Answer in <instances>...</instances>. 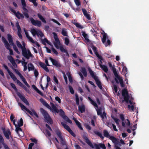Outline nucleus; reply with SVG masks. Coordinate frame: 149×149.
Instances as JSON below:
<instances>
[{"mask_svg":"<svg viewBox=\"0 0 149 149\" xmlns=\"http://www.w3.org/2000/svg\"><path fill=\"white\" fill-rule=\"evenodd\" d=\"M9 8L10 11L14 14L15 15L18 19H24V16L26 18H28L29 17V15L28 13L29 11L28 9L26 8V7H22V9L24 11L23 14L20 13L19 11H18L16 12L13 9V8L11 7H10Z\"/></svg>","mask_w":149,"mask_h":149,"instance_id":"f257e3e1","label":"nucleus"},{"mask_svg":"<svg viewBox=\"0 0 149 149\" xmlns=\"http://www.w3.org/2000/svg\"><path fill=\"white\" fill-rule=\"evenodd\" d=\"M53 33L54 35V38L56 41V42H54V44L55 47L57 49H59L61 52L65 53L66 56L69 57V55L67 51L62 46H61L59 47L58 45H60V42L59 39L58 38L56 33L54 32Z\"/></svg>","mask_w":149,"mask_h":149,"instance_id":"f03ea898","label":"nucleus"},{"mask_svg":"<svg viewBox=\"0 0 149 149\" xmlns=\"http://www.w3.org/2000/svg\"><path fill=\"white\" fill-rule=\"evenodd\" d=\"M22 48V54L26 58L29 60L30 57L33 58V57L29 49H27L26 48V44L25 42H23Z\"/></svg>","mask_w":149,"mask_h":149,"instance_id":"7ed1b4c3","label":"nucleus"},{"mask_svg":"<svg viewBox=\"0 0 149 149\" xmlns=\"http://www.w3.org/2000/svg\"><path fill=\"white\" fill-rule=\"evenodd\" d=\"M40 101L42 103L43 105L45 106L46 107L49 109L52 110V112L55 113L56 114V113H59V111L58 109L53 103H51L52 107V108H51V107L43 99L41 98L40 99Z\"/></svg>","mask_w":149,"mask_h":149,"instance_id":"20e7f679","label":"nucleus"},{"mask_svg":"<svg viewBox=\"0 0 149 149\" xmlns=\"http://www.w3.org/2000/svg\"><path fill=\"white\" fill-rule=\"evenodd\" d=\"M40 112L43 116L46 122L51 125L53 123V121L48 113L43 108L40 109Z\"/></svg>","mask_w":149,"mask_h":149,"instance_id":"39448f33","label":"nucleus"},{"mask_svg":"<svg viewBox=\"0 0 149 149\" xmlns=\"http://www.w3.org/2000/svg\"><path fill=\"white\" fill-rule=\"evenodd\" d=\"M122 94L124 97V100H122V102H123L124 101L128 102L130 96L127 89L125 88L123 89L122 91Z\"/></svg>","mask_w":149,"mask_h":149,"instance_id":"423d86ee","label":"nucleus"},{"mask_svg":"<svg viewBox=\"0 0 149 149\" xmlns=\"http://www.w3.org/2000/svg\"><path fill=\"white\" fill-rule=\"evenodd\" d=\"M2 39L3 42L4 44L5 47L8 50H9L10 52V55H13L14 54L13 51L10 48V46L8 42L7 41L3 36L2 37Z\"/></svg>","mask_w":149,"mask_h":149,"instance_id":"0eeeda50","label":"nucleus"},{"mask_svg":"<svg viewBox=\"0 0 149 149\" xmlns=\"http://www.w3.org/2000/svg\"><path fill=\"white\" fill-rule=\"evenodd\" d=\"M114 75L116 77L115 78V80L116 83L117 84L119 83L118 80L117 79H118L119 80L120 84L121 87H124L123 81L122 78L120 77L118 73H117L115 72L114 73Z\"/></svg>","mask_w":149,"mask_h":149,"instance_id":"6e6552de","label":"nucleus"},{"mask_svg":"<svg viewBox=\"0 0 149 149\" xmlns=\"http://www.w3.org/2000/svg\"><path fill=\"white\" fill-rule=\"evenodd\" d=\"M31 32L33 36L37 35L38 36H40L41 38H42L44 36L43 34L41 31L38 30H36L34 29H31Z\"/></svg>","mask_w":149,"mask_h":149,"instance_id":"1a4fd4ad","label":"nucleus"},{"mask_svg":"<svg viewBox=\"0 0 149 149\" xmlns=\"http://www.w3.org/2000/svg\"><path fill=\"white\" fill-rule=\"evenodd\" d=\"M61 125L73 137H76L75 134L73 132L69 126L63 122L61 123Z\"/></svg>","mask_w":149,"mask_h":149,"instance_id":"9d476101","label":"nucleus"},{"mask_svg":"<svg viewBox=\"0 0 149 149\" xmlns=\"http://www.w3.org/2000/svg\"><path fill=\"white\" fill-rule=\"evenodd\" d=\"M30 20L33 25L40 27L42 26V22L39 20H35L33 18H30Z\"/></svg>","mask_w":149,"mask_h":149,"instance_id":"9b49d317","label":"nucleus"},{"mask_svg":"<svg viewBox=\"0 0 149 149\" xmlns=\"http://www.w3.org/2000/svg\"><path fill=\"white\" fill-rule=\"evenodd\" d=\"M17 95L20 99L27 105H29V104L27 100L20 93L18 92L17 93Z\"/></svg>","mask_w":149,"mask_h":149,"instance_id":"f8f14e48","label":"nucleus"},{"mask_svg":"<svg viewBox=\"0 0 149 149\" xmlns=\"http://www.w3.org/2000/svg\"><path fill=\"white\" fill-rule=\"evenodd\" d=\"M94 146L96 149H100V148L102 149H106V147L104 143H100L98 145L96 143H94Z\"/></svg>","mask_w":149,"mask_h":149,"instance_id":"ddd939ff","label":"nucleus"},{"mask_svg":"<svg viewBox=\"0 0 149 149\" xmlns=\"http://www.w3.org/2000/svg\"><path fill=\"white\" fill-rule=\"evenodd\" d=\"M0 141L2 145L5 149H10L7 145L4 143V139L2 136V135L0 133Z\"/></svg>","mask_w":149,"mask_h":149,"instance_id":"4468645a","label":"nucleus"},{"mask_svg":"<svg viewBox=\"0 0 149 149\" xmlns=\"http://www.w3.org/2000/svg\"><path fill=\"white\" fill-rule=\"evenodd\" d=\"M49 59L52 63L53 65L56 67H61V65L60 64L58 63V62L55 60L53 59L51 57L49 58Z\"/></svg>","mask_w":149,"mask_h":149,"instance_id":"2eb2a0df","label":"nucleus"},{"mask_svg":"<svg viewBox=\"0 0 149 149\" xmlns=\"http://www.w3.org/2000/svg\"><path fill=\"white\" fill-rule=\"evenodd\" d=\"M11 78L15 82H17V84H18L20 86L22 87L24 85L19 80H18L17 77L14 74L13 77H11Z\"/></svg>","mask_w":149,"mask_h":149,"instance_id":"dca6fc26","label":"nucleus"},{"mask_svg":"<svg viewBox=\"0 0 149 149\" xmlns=\"http://www.w3.org/2000/svg\"><path fill=\"white\" fill-rule=\"evenodd\" d=\"M109 139L111 140L112 142L115 145L118 144L119 141L118 139L115 137L113 136H110Z\"/></svg>","mask_w":149,"mask_h":149,"instance_id":"f3484780","label":"nucleus"},{"mask_svg":"<svg viewBox=\"0 0 149 149\" xmlns=\"http://www.w3.org/2000/svg\"><path fill=\"white\" fill-rule=\"evenodd\" d=\"M3 134L7 139H10L9 136L11 135V132L9 129L7 130Z\"/></svg>","mask_w":149,"mask_h":149,"instance_id":"a211bd4d","label":"nucleus"},{"mask_svg":"<svg viewBox=\"0 0 149 149\" xmlns=\"http://www.w3.org/2000/svg\"><path fill=\"white\" fill-rule=\"evenodd\" d=\"M78 110L81 113H83L85 111V107L83 104L82 103L81 105L78 106Z\"/></svg>","mask_w":149,"mask_h":149,"instance_id":"6ab92c4d","label":"nucleus"},{"mask_svg":"<svg viewBox=\"0 0 149 149\" xmlns=\"http://www.w3.org/2000/svg\"><path fill=\"white\" fill-rule=\"evenodd\" d=\"M8 39L10 45L13 46L15 45L13 40V38L11 35L10 34H7Z\"/></svg>","mask_w":149,"mask_h":149,"instance_id":"aec40b11","label":"nucleus"},{"mask_svg":"<svg viewBox=\"0 0 149 149\" xmlns=\"http://www.w3.org/2000/svg\"><path fill=\"white\" fill-rule=\"evenodd\" d=\"M39 64L40 66L46 72H49V70L48 67H47V65H46L44 63L40 62L39 63Z\"/></svg>","mask_w":149,"mask_h":149,"instance_id":"412c9836","label":"nucleus"},{"mask_svg":"<svg viewBox=\"0 0 149 149\" xmlns=\"http://www.w3.org/2000/svg\"><path fill=\"white\" fill-rule=\"evenodd\" d=\"M55 132L58 136L60 139L62 141L63 138L62 136L61 133L59 129H57L55 131Z\"/></svg>","mask_w":149,"mask_h":149,"instance_id":"4be33fe9","label":"nucleus"},{"mask_svg":"<svg viewBox=\"0 0 149 149\" xmlns=\"http://www.w3.org/2000/svg\"><path fill=\"white\" fill-rule=\"evenodd\" d=\"M84 139L85 140V141L86 143L91 147L92 148H94V147L91 143V141L89 140L88 139L87 137H85Z\"/></svg>","mask_w":149,"mask_h":149,"instance_id":"5701e85b","label":"nucleus"},{"mask_svg":"<svg viewBox=\"0 0 149 149\" xmlns=\"http://www.w3.org/2000/svg\"><path fill=\"white\" fill-rule=\"evenodd\" d=\"M95 81L98 87L100 89L102 90V86L101 83L99 80L98 79V78L96 79H95Z\"/></svg>","mask_w":149,"mask_h":149,"instance_id":"b1692460","label":"nucleus"},{"mask_svg":"<svg viewBox=\"0 0 149 149\" xmlns=\"http://www.w3.org/2000/svg\"><path fill=\"white\" fill-rule=\"evenodd\" d=\"M3 67L7 70L11 77H13V76L14 75V74L10 71L7 66L5 64H4L3 65Z\"/></svg>","mask_w":149,"mask_h":149,"instance_id":"393cba45","label":"nucleus"},{"mask_svg":"<svg viewBox=\"0 0 149 149\" xmlns=\"http://www.w3.org/2000/svg\"><path fill=\"white\" fill-rule=\"evenodd\" d=\"M37 16L39 19L41 20V21L44 23L46 24L47 23V22L45 20V18L40 13L37 14Z\"/></svg>","mask_w":149,"mask_h":149,"instance_id":"a878e982","label":"nucleus"},{"mask_svg":"<svg viewBox=\"0 0 149 149\" xmlns=\"http://www.w3.org/2000/svg\"><path fill=\"white\" fill-rule=\"evenodd\" d=\"M28 69L29 71L33 70L34 69V67L31 63H30L28 65Z\"/></svg>","mask_w":149,"mask_h":149,"instance_id":"bb28decb","label":"nucleus"},{"mask_svg":"<svg viewBox=\"0 0 149 149\" xmlns=\"http://www.w3.org/2000/svg\"><path fill=\"white\" fill-rule=\"evenodd\" d=\"M88 99L90 101L91 103L93 105L94 107H97V108H98V106L97 104V103L95 102L90 97H88Z\"/></svg>","mask_w":149,"mask_h":149,"instance_id":"cd10ccee","label":"nucleus"},{"mask_svg":"<svg viewBox=\"0 0 149 149\" xmlns=\"http://www.w3.org/2000/svg\"><path fill=\"white\" fill-rule=\"evenodd\" d=\"M100 67L106 73L108 72V70L107 67L106 65L100 64Z\"/></svg>","mask_w":149,"mask_h":149,"instance_id":"c85d7f7f","label":"nucleus"},{"mask_svg":"<svg viewBox=\"0 0 149 149\" xmlns=\"http://www.w3.org/2000/svg\"><path fill=\"white\" fill-rule=\"evenodd\" d=\"M11 68L18 75L20 78L23 76L21 73L18 70L14 68L13 66H11Z\"/></svg>","mask_w":149,"mask_h":149,"instance_id":"c756f323","label":"nucleus"},{"mask_svg":"<svg viewBox=\"0 0 149 149\" xmlns=\"http://www.w3.org/2000/svg\"><path fill=\"white\" fill-rule=\"evenodd\" d=\"M32 88L36 91V92L41 96L43 95V94L34 85H32Z\"/></svg>","mask_w":149,"mask_h":149,"instance_id":"7c9ffc66","label":"nucleus"},{"mask_svg":"<svg viewBox=\"0 0 149 149\" xmlns=\"http://www.w3.org/2000/svg\"><path fill=\"white\" fill-rule=\"evenodd\" d=\"M108 36L107 34L104 32L103 35V38L102 39V42L103 44H104Z\"/></svg>","mask_w":149,"mask_h":149,"instance_id":"2f4dec72","label":"nucleus"},{"mask_svg":"<svg viewBox=\"0 0 149 149\" xmlns=\"http://www.w3.org/2000/svg\"><path fill=\"white\" fill-rule=\"evenodd\" d=\"M88 70L94 80L95 79H96L98 78L97 76L94 75L93 72L90 68L88 69Z\"/></svg>","mask_w":149,"mask_h":149,"instance_id":"473e14b6","label":"nucleus"},{"mask_svg":"<svg viewBox=\"0 0 149 149\" xmlns=\"http://www.w3.org/2000/svg\"><path fill=\"white\" fill-rule=\"evenodd\" d=\"M81 72L83 74L84 76L85 77H86L87 75V72L86 71V70L85 68L82 67L81 68V70H80Z\"/></svg>","mask_w":149,"mask_h":149,"instance_id":"72a5a7b5","label":"nucleus"},{"mask_svg":"<svg viewBox=\"0 0 149 149\" xmlns=\"http://www.w3.org/2000/svg\"><path fill=\"white\" fill-rule=\"evenodd\" d=\"M82 35L84 37V38L85 40L87 42H89L90 41V40L88 38V36L84 32H82Z\"/></svg>","mask_w":149,"mask_h":149,"instance_id":"f704fd0d","label":"nucleus"},{"mask_svg":"<svg viewBox=\"0 0 149 149\" xmlns=\"http://www.w3.org/2000/svg\"><path fill=\"white\" fill-rule=\"evenodd\" d=\"M109 67L111 68V69L112 70L114 74L115 72H116L117 73H118L116 68L114 67V65L113 66L112 64L110 63H109Z\"/></svg>","mask_w":149,"mask_h":149,"instance_id":"c9c22d12","label":"nucleus"},{"mask_svg":"<svg viewBox=\"0 0 149 149\" xmlns=\"http://www.w3.org/2000/svg\"><path fill=\"white\" fill-rule=\"evenodd\" d=\"M42 44L45 45H46V43H47L48 44H49V45H51V43L49 41L47 40V39L46 38H45L44 39H42Z\"/></svg>","mask_w":149,"mask_h":149,"instance_id":"e433bc0d","label":"nucleus"},{"mask_svg":"<svg viewBox=\"0 0 149 149\" xmlns=\"http://www.w3.org/2000/svg\"><path fill=\"white\" fill-rule=\"evenodd\" d=\"M103 134L104 136L108 138L109 139V138L110 137V136H110L109 133L106 130H104L103 131Z\"/></svg>","mask_w":149,"mask_h":149,"instance_id":"4c0bfd02","label":"nucleus"},{"mask_svg":"<svg viewBox=\"0 0 149 149\" xmlns=\"http://www.w3.org/2000/svg\"><path fill=\"white\" fill-rule=\"evenodd\" d=\"M23 82L24 83V84L28 87L29 88L30 87V86L28 84L25 78L23 76L20 78Z\"/></svg>","mask_w":149,"mask_h":149,"instance_id":"58836bf2","label":"nucleus"},{"mask_svg":"<svg viewBox=\"0 0 149 149\" xmlns=\"http://www.w3.org/2000/svg\"><path fill=\"white\" fill-rule=\"evenodd\" d=\"M94 133L95 134L100 137L102 139H104V137L101 133L96 131H94Z\"/></svg>","mask_w":149,"mask_h":149,"instance_id":"ea45409f","label":"nucleus"},{"mask_svg":"<svg viewBox=\"0 0 149 149\" xmlns=\"http://www.w3.org/2000/svg\"><path fill=\"white\" fill-rule=\"evenodd\" d=\"M66 121L69 123L70 124H71L72 123V121L70 120L69 118L65 115H64L63 117H62Z\"/></svg>","mask_w":149,"mask_h":149,"instance_id":"a19ab883","label":"nucleus"},{"mask_svg":"<svg viewBox=\"0 0 149 149\" xmlns=\"http://www.w3.org/2000/svg\"><path fill=\"white\" fill-rule=\"evenodd\" d=\"M67 75L68 76V77L69 79V82L71 83H72L73 82V80L72 78L71 75V74L70 72H68L67 73Z\"/></svg>","mask_w":149,"mask_h":149,"instance_id":"79ce46f5","label":"nucleus"},{"mask_svg":"<svg viewBox=\"0 0 149 149\" xmlns=\"http://www.w3.org/2000/svg\"><path fill=\"white\" fill-rule=\"evenodd\" d=\"M61 33L64 36H68L67 32L66 31V29H62Z\"/></svg>","mask_w":149,"mask_h":149,"instance_id":"37998d69","label":"nucleus"},{"mask_svg":"<svg viewBox=\"0 0 149 149\" xmlns=\"http://www.w3.org/2000/svg\"><path fill=\"white\" fill-rule=\"evenodd\" d=\"M21 126H16V127H15L16 129H15V131L18 134H19V131H20L22 132V130L21 129V128L20 127Z\"/></svg>","mask_w":149,"mask_h":149,"instance_id":"c03bdc74","label":"nucleus"},{"mask_svg":"<svg viewBox=\"0 0 149 149\" xmlns=\"http://www.w3.org/2000/svg\"><path fill=\"white\" fill-rule=\"evenodd\" d=\"M75 123L80 130H83V128L81 126V123L78 121H76V122Z\"/></svg>","mask_w":149,"mask_h":149,"instance_id":"a18cd8bd","label":"nucleus"},{"mask_svg":"<svg viewBox=\"0 0 149 149\" xmlns=\"http://www.w3.org/2000/svg\"><path fill=\"white\" fill-rule=\"evenodd\" d=\"M106 114L105 111H103V113L100 115V116L102 118V120H103V119L104 118H107Z\"/></svg>","mask_w":149,"mask_h":149,"instance_id":"49530a36","label":"nucleus"},{"mask_svg":"<svg viewBox=\"0 0 149 149\" xmlns=\"http://www.w3.org/2000/svg\"><path fill=\"white\" fill-rule=\"evenodd\" d=\"M23 125V119L22 118L20 119L18 123V125L19 126H22Z\"/></svg>","mask_w":149,"mask_h":149,"instance_id":"de8ad7c7","label":"nucleus"},{"mask_svg":"<svg viewBox=\"0 0 149 149\" xmlns=\"http://www.w3.org/2000/svg\"><path fill=\"white\" fill-rule=\"evenodd\" d=\"M10 85L15 90V91L17 92V89L16 87L15 84L13 83H10Z\"/></svg>","mask_w":149,"mask_h":149,"instance_id":"09e8293b","label":"nucleus"},{"mask_svg":"<svg viewBox=\"0 0 149 149\" xmlns=\"http://www.w3.org/2000/svg\"><path fill=\"white\" fill-rule=\"evenodd\" d=\"M19 106L21 108V109L22 110H25L26 111L27 109V108H26L25 106L22 103H20L19 104Z\"/></svg>","mask_w":149,"mask_h":149,"instance_id":"8fccbe9b","label":"nucleus"},{"mask_svg":"<svg viewBox=\"0 0 149 149\" xmlns=\"http://www.w3.org/2000/svg\"><path fill=\"white\" fill-rule=\"evenodd\" d=\"M45 134L46 136H48V137H50L51 135L49 131L47 129L45 130Z\"/></svg>","mask_w":149,"mask_h":149,"instance_id":"3c124183","label":"nucleus"},{"mask_svg":"<svg viewBox=\"0 0 149 149\" xmlns=\"http://www.w3.org/2000/svg\"><path fill=\"white\" fill-rule=\"evenodd\" d=\"M59 111L60 113L59 114L60 116H61L62 117H63L64 116V115H65V112L62 109H60Z\"/></svg>","mask_w":149,"mask_h":149,"instance_id":"603ef678","label":"nucleus"},{"mask_svg":"<svg viewBox=\"0 0 149 149\" xmlns=\"http://www.w3.org/2000/svg\"><path fill=\"white\" fill-rule=\"evenodd\" d=\"M29 1L32 3L35 6H37L38 5V3L36 2L37 0H29Z\"/></svg>","mask_w":149,"mask_h":149,"instance_id":"864d4df0","label":"nucleus"},{"mask_svg":"<svg viewBox=\"0 0 149 149\" xmlns=\"http://www.w3.org/2000/svg\"><path fill=\"white\" fill-rule=\"evenodd\" d=\"M16 45L18 47L22 49V45L20 43V42L18 41H17L16 42Z\"/></svg>","mask_w":149,"mask_h":149,"instance_id":"5fc2aeb1","label":"nucleus"},{"mask_svg":"<svg viewBox=\"0 0 149 149\" xmlns=\"http://www.w3.org/2000/svg\"><path fill=\"white\" fill-rule=\"evenodd\" d=\"M75 100H76V104L77 105H78V106H79V99L78 96L77 95H76Z\"/></svg>","mask_w":149,"mask_h":149,"instance_id":"6e6d98bb","label":"nucleus"},{"mask_svg":"<svg viewBox=\"0 0 149 149\" xmlns=\"http://www.w3.org/2000/svg\"><path fill=\"white\" fill-rule=\"evenodd\" d=\"M16 26L17 28L18 31H21V29L18 22H16Z\"/></svg>","mask_w":149,"mask_h":149,"instance_id":"4d7b16f0","label":"nucleus"},{"mask_svg":"<svg viewBox=\"0 0 149 149\" xmlns=\"http://www.w3.org/2000/svg\"><path fill=\"white\" fill-rule=\"evenodd\" d=\"M68 87L70 93L72 94H74V91L72 87L71 86H69Z\"/></svg>","mask_w":149,"mask_h":149,"instance_id":"13d9d810","label":"nucleus"},{"mask_svg":"<svg viewBox=\"0 0 149 149\" xmlns=\"http://www.w3.org/2000/svg\"><path fill=\"white\" fill-rule=\"evenodd\" d=\"M13 48L14 49V50L17 52L18 54H20V52L19 51L17 47L15 45H14L13 46Z\"/></svg>","mask_w":149,"mask_h":149,"instance_id":"bf43d9fd","label":"nucleus"},{"mask_svg":"<svg viewBox=\"0 0 149 149\" xmlns=\"http://www.w3.org/2000/svg\"><path fill=\"white\" fill-rule=\"evenodd\" d=\"M97 114L98 115H100L102 113V109L101 108L98 109L96 110Z\"/></svg>","mask_w":149,"mask_h":149,"instance_id":"052dcab7","label":"nucleus"},{"mask_svg":"<svg viewBox=\"0 0 149 149\" xmlns=\"http://www.w3.org/2000/svg\"><path fill=\"white\" fill-rule=\"evenodd\" d=\"M65 45H68L70 42L69 39L67 38H65Z\"/></svg>","mask_w":149,"mask_h":149,"instance_id":"680f3d73","label":"nucleus"},{"mask_svg":"<svg viewBox=\"0 0 149 149\" xmlns=\"http://www.w3.org/2000/svg\"><path fill=\"white\" fill-rule=\"evenodd\" d=\"M62 73L63 74V77L64 79H65V81L66 84L68 83V80L67 79V77L65 75L64 72L63 71H62Z\"/></svg>","mask_w":149,"mask_h":149,"instance_id":"e2e57ef3","label":"nucleus"},{"mask_svg":"<svg viewBox=\"0 0 149 149\" xmlns=\"http://www.w3.org/2000/svg\"><path fill=\"white\" fill-rule=\"evenodd\" d=\"M104 45L106 47H107L108 45H109L111 44V41L109 39H108L107 42H105Z\"/></svg>","mask_w":149,"mask_h":149,"instance_id":"0e129e2a","label":"nucleus"},{"mask_svg":"<svg viewBox=\"0 0 149 149\" xmlns=\"http://www.w3.org/2000/svg\"><path fill=\"white\" fill-rule=\"evenodd\" d=\"M76 5L79 6L81 4L80 1L79 0H74Z\"/></svg>","mask_w":149,"mask_h":149,"instance_id":"69168bd1","label":"nucleus"},{"mask_svg":"<svg viewBox=\"0 0 149 149\" xmlns=\"http://www.w3.org/2000/svg\"><path fill=\"white\" fill-rule=\"evenodd\" d=\"M128 108L129 110H130L131 109L132 111H134V107L133 105H132V106H130V105H128Z\"/></svg>","mask_w":149,"mask_h":149,"instance_id":"338daca9","label":"nucleus"},{"mask_svg":"<svg viewBox=\"0 0 149 149\" xmlns=\"http://www.w3.org/2000/svg\"><path fill=\"white\" fill-rule=\"evenodd\" d=\"M13 66V67L14 68H17V66L16 63L15 61L11 63Z\"/></svg>","mask_w":149,"mask_h":149,"instance_id":"774afa93","label":"nucleus"}]
</instances>
